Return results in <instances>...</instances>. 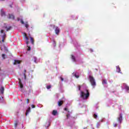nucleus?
I'll return each instance as SVG.
<instances>
[{
  "mask_svg": "<svg viewBox=\"0 0 129 129\" xmlns=\"http://www.w3.org/2000/svg\"><path fill=\"white\" fill-rule=\"evenodd\" d=\"M14 125H15V127H17V126H18V121H15Z\"/></svg>",
  "mask_w": 129,
  "mask_h": 129,
  "instance_id": "b1692460",
  "label": "nucleus"
},
{
  "mask_svg": "<svg viewBox=\"0 0 129 129\" xmlns=\"http://www.w3.org/2000/svg\"><path fill=\"white\" fill-rule=\"evenodd\" d=\"M9 19H10L11 20H15V16H14V15L9 14Z\"/></svg>",
  "mask_w": 129,
  "mask_h": 129,
  "instance_id": "0eeeda50",
  "label": "nucleus"
},
{
  "mask_svg": "<svg viewBox=\"0 0 129 129\" xmlns=\"http://www.w3.org/2000/svg\"><path fill=\"white\" fill-rule=\"evenodd\" d=\"M2 56L3 59H6V54H2Z\"/></svg>",
  "mask_w": 129,
  "mask_h": 129,
  "instance_id": "5701e85b",
  "label": "nucleus"
},
{
  "mask_svg": "<svg viewBox=\"0 0 129 129\" xmlns=\"http://www.w3.org/2000/svg\"><path fill=\"white\" fill-rule=\"evenodd\" d=\"M29 99H27V104L29 103Z\"/></svg>",
  "mask_w": 129,
  "mask_h": 129,
  "instance_id": "4c0bfd02",
  "label": "nucleus"
},
{
  "mask_svg": "<svg viewBox=\"0 0 129 129\" xmlns=\"http://www.w3.org/2000/svg\"><path fill=\"white\" fill-rule=\"evenodd\" d=\"M30 41L32 43V44L34 45V38H33V37H30Z\"/></svg>",
  "mask_w": 129,
  "mask_h": 129,
  "instance_id": "a211bd4d",
  "label": "nucleus"
},
{
  "mask_svg": "<svg viewBox=\"0 0 129 129\" xmlns=\"http://www.w3.org/2000/svg\"><path fill=\"white\" fill-rule=\"evenodd\" d=\"M61 81H64V79L62 77H60Z\"/></svg>",
  "mask_w": 129,
  "mask_h": 129,
  "instance_id": "72a5a7b5",
  "label": "nucleus"
},
{
  "mask_svg": "<svg viewBox=\"0 0 129 129\" xmlns=\"http://www.w3.org/2000/svg\"><path fill=\"white\" fill-rule=\"evenodd\" d=\"M91 52H93V50H91Z\"/></svg>",
  "mask_w": 129,
  "mask_h": 129,
  "instance_id": "ea45409f",
  "label": "nucleus"
},
{
  "mask_svg": "<svg viewBox=\"0 0 129 129\" xmlns=\"http://www.w3.org/2000/svg\"><path fill=\"white\" fill-rule=\"evenodd\" d=\"M94 117L95 118H97V115H96V114H94Z\"/></svg>",
  "mask_w": 129,
  "mask_h": 129,
  "instance_id": "2f4dec72",
  "label": "nucleus"
},
{
  "mask_svg": "<svg viewBox=\"0 0 129 129\" xmlns=\"http://www.w3.org/2000/svg\"><path fill=\"white\" fill-rule=\"evenodd\" d=\"M53 44L54 47H56V42H55V41H53Z\"/></svg>",
  "mask_w": 129,
  "mask_h": 129,
  "instance_id": "c85d7f7f",
  "label": "nucleus"
},
{
  "mask_svg": "<svg viewBox=\"0 0 129 129\" xmlns=\"http://www.w3.org/2000/svg\"><path fill=\"white\" fill-rule=\"evenodd\" d=\"M46 88L47 89H50L51 88V86L50 85L47 86Z\"/></svg>",
  "mask_w": 129,
  "mask_h": 129,
  "instance_id": "cd10ccee",
  "label": "nucleus"
},
{
  "mask_svg": "<svg viewBox=\"0 0 129 129\" xmlns=\"http://www.w3.org/2000/svg\"><path fill=\"white\" fill-rule=\"evenodd\" d=\"M21 61L20 60H15L14 65H16V64H20Z\"/></svg>",
  "mask_w": 129,
  "mask_h": 129,
  "instance_id": "dca6fc26",
  "label": "nucleus"
},
{
  "mask_svg": "<svg viewBox=\"0 0 129 129\" xmlns=\"http://www.w3.org/2000/svg\"><path fill=\"white\" fill-rule=\"evenodd\" d=\"M116 70L118 73H121V71H120V68H119V66H116Z\"/></svg>",
  "mask_w": 129,
  "mask_h": 129,
  "instance_id": "1a4fd4ad",
  "label": "nucleus"
},
{
  "mask_svg": "<svg viewBox=\"0 0 129 129\" xmlns=\"http://www.w3.org/2000/svg\"><path fill=\"white\" fill-rule=\"evenodd\" d=\"M25 27H26V28L27 29V30H28V28H29V24H25Z\"/></svg>",
  "mask_w": 129,
  "mask_h": 129,
  "instance_id": "bb28decb",
  "label": "nucleus"
},
{
  "mask_svg": "<svg viewBox=\"0 0 129 129\" xmlns=\"http://www.w3.org/2000/svg\"><path fill=\"white\" fill-rule=\"evenodd\" d=\"M53 28H55V26H53Z\"/></svg>",
  "mask_w": 129,
  "mask_h": 129,
  "instance_id": "a19ab883",
  "label": "nucleus"
},
{
  "mask_svg": "<svg viewBox=\"0 0 129 129\" xmlns=\"http://www.w3.org/2000/svg\"><path fill=\"white\" fill-rule=\"evenodd\" d=\"M24 36L25 38L26 39V40H27L26 41V44L27 45V51H30L31 50V46H29V37H28V36H27V34L26 33H24Z\"/></svg>",
  "mask_w": 129,
  "mask_h": 129,
  "instance_id": "7ed1b4c3",
  "label": "nucleus"
},
{
  "mask_svg": "<svg viewBox=\"0 0 129 129\" xmlns=\"http://www.w3.org/2000/svg\"><path fill=\"white\" fill-rule=\"evenodd\" d=\"M96 127H97V128H99L100 127V123H96Z\"/></svg>",
  "mask_w": 129,
  "mask_h": 129,
  "instance_id": "412c9836",
  "label": "nucleus"
},
{
  "mask_svg": "<svg viewBox=\"0 0 129 129\" xmlns=\"http://www.w3.org/2000/svg\"><path fill=\"white\" fill-rule=\"evenodd\" d=\"M86 94H85L84 92L82 91H81L80 97L84 100L88 99V97L90 95L89 91H88V90H86Z\"/></svg>",
  "mask_w": 129,
  "mask_h": 129,
  "instance_id": "f257e3e1",
  "label": "nucleus"
},
{
  "mask_svg": "<svg viewBox=\"0 0 129 129\" xmlns=\"http://www.w3.org/2000/svg\"><path fill=\"white\" fill-rule=\"evenodd\" d=\"M55 33L56 35H58V34H59V33H60V29H59V28L58 27H55Z\"/></svg>",
  "mask_w": 129,
  "mask_h": 129,
  "instance_id": "39448f33",
  "label": "nucleus"
},
{
  "mask_svg": "<svg viewBox=\"0 0 129 129\" xmlns=\"http://www.w3.org/2000/svg\"><path fill=\"white\" fill-rule=\"evenodd\" d=\"M72 59L73 60V61L74 62H75V61H76V59L75 58V56H74V55H72Z\"/></svg>",
  "mask_w": 129,
  "mask_h": 129,
  "instance_id": "6ab92c4d",
  "label": "nucleus"
},
{
  "mask_svg": "<svg viewBox=\"0 0 129 129\" xmlns=\"http://www.w3.org/2000/svg\"><path fill=\"white\" fill-rule=\"evenodd\" d=\"M31 107H32V108H35V107H36V106H35V105H32Z\"/></svg>",
  "mask_w": 129,
  "mask_h": 129,
  "instance_id": "473e14b6",
  "label": "nucleus"
},
{
  "mask_svg": "<svg viewBox=\"0 0 129 129\" xmlns=\"http://www.w3.org/2000/svg\"><path fill=\"white\" fill-rule=\"evenodd\" d=\"M1 12L2 17L6 16V13H5V12H4V10H3V9H1Z\"/></svg>",
  "mask_w": 129,
  "mask_h": 129,
  "instance_id": "9b49d317",
  "label": "nucleus"
},
{
  "mask_svg": "<svg viewBox=\"0 0 129 129\" xmlns=\"http://www.w3.org/2000/svg\"><path fill=\"white\" fill-rule=\"evenodd\" d=\"M102 84H107V81H106V80H103Z\"/></svg>",
  "mask_w": 129,
  "mask_h": 129,
  "instance_id": "aec40b11",
  "label": "nucleus"
},
{
  "mask_svg": "<svg viewBox=\"0 0 129 129\" xmlns=\"http://www.w3.org/2000/svg\"><path fill=\"white\" fill-rule=\"evenodd\" d=\"M64 110H66V111H68L69 112V110H68V109L67 108H64Z\"/></svg>",
  "mask_w": 129,
  "mask_h": 129,
  "instance_id": "7c9ffc66",
  "label": "nucleus"
},
{
  "mask_svg": "<svg viewBox=\"0 0 129 129\" xmlns=\"http://www.w3.org/2000/svg\"><path fill=\"white\" fill-rule=\"evenodd\" d=\"M114 127H116L117 126V124H116V123L114 124Z\"/></svg>",
  "mask_w": 129,
  "mask_h": 129,
  "instance_id": "e433bc0d",
  "label": "nucleus"
},
{
  "mask_svg": "<svg viewBox=\"0 0 129 129\" xmlns=\"http://www.w3.org/2000/svg\"><path fill=\"white\" fill-rule=\"evenodd\" d=\"M32 61L34 62V63H37V57H33L32 59Z\"/></svg>",
  "mask_w": 129,
  "mask_h": 129,
  "instance_id": "f8f14e48",
  "label": "nucleus"
},
{
  "mask_svg": "<svg viewBox=\"0 0 129 129\" xmlns=\"http://www.w3.org/2000/svg\"><path fill=\"white\" fill-rule=\"evenodd\" d=\"M5 30H1V34H2L1 35V37L2 38V42L3 43L5 42V38H6V33H4Z\"/></svg>",
  "mask_w": 129,
  "mask_h": 129,
  "instance_id": "20e7f679",
  "label": "nucleus"
},
{
  "mask_svg": "<svg viewBox=\"0 0 129 129\" xmlns=\"http://www.w3.org/2000/svg\"><path fill=\"white\" fill-rule=\"evenodd\" d=\"M26 73H27V70H24V79H25V80L27 79V77L26 76Z\"/></svg>",
  "mask_w": 129,
  "mask_h": 129,
  "instance_id": "f3484780",
  "label": "nucleus"
},
{
  "mask_svg": "<svg viewBox=\"0 0 129 129\" xmlns=\"http://www.w3.org/2000/svg\"><path fill=\"white\" fill-rule=\"evenodd\" d=\"M31 111V107H28V109L26 110V115H28V113Z\"/></svg>",
  "mask_w": 129,
  "mask_h": 129,
  "instance_id": "ddd939ff",
  "label": "nucleus"
},
{
  "mask_svg": "<svg viewBox=\"0 0 129 129\" xmlns=\"http://www.w3.org/2000/svg\"><path fill=\"white\" fill-rule=\"evenodd\" d=\"M6 28L7 29V32H8V31H10L11 29H12V27L10 26L9 28L6 27Z\"/></svg>",
  "mask_w": 129,
  "mask_h": 129,
  "instance_id": "4be33fe9",
  "label": "nucleus"
},
{
  "mask_svg": "<svg viewBox=\"0 0 129 129\" xmlns=\"http://www.w3.org/2000/svg\"><path fill=\"white\" fill-rule=\"evenodd\" d=\"M124 87H125V89H126V90H128V89H129L128 86L124 85Z\"/></svg>",
  "mask_w": 129,
  "mask_h": 129,
  "instance_id": "393cba45",
  "label": "nucleus"
},
{
  "mask_svg": "<svg viewBox=\"0 0 129 129\" xmlns=\"http://www.w3.org/2000/svg\"><path fill=\"white\" fill-rule=\"evenodd\" d=\"M19 84L20 86V88H23V87H24V85H23L22 82H21V79H19Z\"/></svg>",
  "mask_w": 129,
  "mask_h": 129,
  "instance_id": "4468645a",
  "label": "nucleus"
},
{
  "mask_svg": "<svg viewBox=\"0 0 129 129\" xmlns=\"http://www.w3.org/2000/svg\"><path fill=\"white\" fill-rule=\"evenodd\" d=\"M101 121H102H102H103L102 120H101Z\"/></svg>",
  "mask_w": 129,
  "mask_h": 129,
  "instance_id": "79ce46f5",
  "label": "nucleus"
},
{
  "mask_svg": "<svg viewBox=\"0 0 129 129\" xmlns=\"http://www.w3.org/2000/svg\"><path fill=\"white\" fill-rule=\"evenodd\" d=\"M121 120H122V115L121 114H119V116L118 118V121H119L120 123H121Z\"/></svg>",
  "mask_w": 129,
  "mask_h": 129,
  "instance_id": "423d86ee",
  "label": "nucleus"
},
{
  "mask_svg": "<svg viewBox=\"0 0 129 129\" xmlns=\"http://www.w3.org/2000/svg\"><path fill=\"white\" fill-rule=\"evenodd\" d=\"M57 114H58V111L56 110H53L52 111V115L56 116Z\"/></svg>",
  "mask_w": 129,
  "mask_h": 129,
  "instance_id": "6e6552de",
  "label": "nucleus"
},
{
  "mask_svg": "<svg viewBox=\"0 0 129 129\" xmlns=\"http://www.w3.org/2000/svg\"><path fill=\"white\" fill-rule=\"evenodd\" d=\"M63 103H64L63 101H59L58 102V106H61V105H62V104H63Z\"/></svg>",
  "mask_w": 129,
  "mask_h": 129,
  "instance_id": "9d476101",
  "label": "nucleus"
},
{
  "mask_svg": "<svg viewBox=\"0 0 129 129\" xmlns=\"http://www.w3.org/2000/svg\"><path fill=\"white\" fill-rule=\"evenodd\" d=\"M0 91L1 92V93L3 94L5 91V88L3 87H1V89H0Z\"/></svg>",
  "mask_w": 129,
  "mask_h": 129,
  "instance_id": "2eb2a0df",
  "label": "nucleus"
},
{
  "mask_svg": "<svg viewBox=\"0 0 129 129\" xmlns=\"http://www.w3.org/2000/svg\"><path fill=\"white\" fill-rule=\"evenodd\" d=\"M18 21H20V18H17Z\"/></svg>",
  "mask_w": 129,
  "mask_h": 129,
  "instance_id": "58836bf2",
  "label": "nucleus"
},
{
  "mask_svg": "<svg viewBox=\"0 0 129 129\" xmlns=\"http://www.w3.org/2000/svg\"><path fill=\"white\" fill-rule=\"evenodd\" d=\"M20 22H21V24H22L23 25H24V24H25V22H24V21H23V20H21Z\"/></svg>",
  "mask_w": 129,
  "mask_h": 129,
  "instance_id": "c756f323",
  "label": "nucleus"
},
{
  "mask_svg": "<svg viewBox=\"0 0 129 129\" xmlns=\"http://www.w3.org/2000/svg\"><path fill=\"white\" fill-rule=\"evenodd\" d=\"M89 79L90 80L91 86H93V87H95V86H96V82H95V79H94V78L90 75L89 76Z\"/></svg>",
  "mask_w": 129,
  "mask_h": 129,
  "instance_id": "f03ea898",
  "label": "nucleus"
},
{
  "mask_svg": "<svg viewBox=\"0 0 129 129\" xmlns=\"http://www.w3.org/2000/svg\"><path fill=\"white\" fill-rule=\"evenodd\" d=\"M75 77L76 78H79V75H78L76 74H75Z\"/></svg>",
  "mask_w": 129,
  "mask_h": 129,
  "instance_id": "a878e982",
  "label": "nucleus"
},
{
  "mask_svg": "<svg viewBox=\"0 0 129 129\" xmlns=\"http://www.w3.org/2000/svg\"><path fill=\"white\" fill-rule=\"evenodd\" d=\"M70 115V114H67V119L69 118V116Z\"/></svg>",
  "mask_w": 129,
  "mask_h": 129,
  "instance_id": "f704fd0d",
  "label": "nucleus"
},
{
  "mask_svg": "<svg viewBox=\"0 0 129 129\" xmlns=\"http://www.w3.org/2000/svg\"><path fill=\"white\" fill-rule=\"evenodd\" d=\"M81 89V86L80 85L79 86V90L80 91Z\"/></svg>",
  "mask_w": 129,
  "mask_h": 129,
  "instance_id": "c9c22d12",
  "label": "nucleus"
}]
</instances>
